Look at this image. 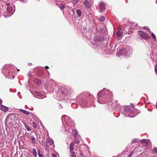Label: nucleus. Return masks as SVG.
I'll list each match as a JSON object with an SVG mask.
<instances>
[{
	"label": "nucleus",
	"instance_id": "nucleus-37",
	"mask_svg": "<svg viewBox=\"0 0 157 157\" xmlns=\"http://www.w3.org/2000/svg\"><path fill=\"white\" fill-rule=\"evenodd\" d=\"M1 101L0 100V104H1Z\"/></svg>",
	"mask_w": 157,
	"mask_h": 157
},
{
	"label": "nucleus",
	"instance_id": "nucleus-15",
	"mask_svg": "<svg viewBox=\"0 0 157 157\" xmlns=\"http://www.w3.org/2000/svg\"><path fill=\"white\" fill-rule=\"evenodd\" d=\"M76 13L79 17H80L81 15V10H80L78 9L77 10Z\"/></svg>",
	"mask_w": 157,
	"mask_h": 157
},
{
	"label": "nucleus",
	"instance_id": "nucleus-14",
	"mask_svg": "<svg viewBox=\"0 0 157 157\" xmlns=\"http://www.w3.org/2000/svg\"><path fill=\"white\" fill-rule=\"evenodd\" d=\"M34 82L37 85H40L41 83L40 81L36 78H35L34 79Z\"/></svg>",
	"mask_w": 157,
	"mask_h": 157
},
{
	"label": "nucleus",
	"instance_id": "nucleus-11",
	"mask_svg": "<svg viewBox=\"0 0 157 157\" xmlns=\"http://www.w3.org/2000/svg\"><path fill=\"white\" fill-rule=\"evenodd\" d=\"M1 109L2 111L5 112L7 111L9 109L8 107L2 105H1Z\"/></svg>",
	"mask_w": 157,
	"mask_h": 157
},
{
	"label": "nucleus",
	"instance_id": "nucleus-29",
	"mask_svg": "<svg viewBox=\"0 0 157 157\" xmlns=\"http://www.w3.org/2000/svg\"><path fill=\"white\" fill-rule=\"evenodd\" d=\"M132 154L133 153H132V152H131L129 154V155L127 156V157H131V156H132Z\"/></svg>",
	"mask_w": 157,
	"mask_h": 157
},
{
	"label": "nucleus",
	"instance_id": "nucleus-21",
	"mask_svg": "<svg viewBox=\"0 0 157 157\" xmlns=\"http://www.w3.org/2000/svg\"><path fill=\"white\" fill-rule=\"evenodd\" d=\"M71 153V156L72 157H76V155L75 154V152L73 151H72V152Z\"/></svg>",
	"mask_w": 157,
	"mask_h": 157
},
{
	"label": "nucleus",
	"instance_id": "nucleus-22",
	"mask_svg": "<svg viewBox=\"0 0 157 157\" xmlns=\"http://www.w3.org/2000/svg\"><path fill=\"white\" fill-rule=\"evenodd\" d=\"M32 126L34 128H36L37 127V125L34 122H33L32 124Z\"/></svg>",
	"mask_w": 157,
	"mask_h": 157
},
{
	"label": "nucleus",
	"instance_id": "nucleus-30",
	"mask_svg": "<svg viewBox=\"0 0 157 157\" xmlns=\"http://www.w3.org/2000/svg\"><path fill=\"white\" fill-rule=\"evenodd\" d=\"M23 123L24 124V126H25V127H26L28 126L27 124L24 122H23Z\"/></svg>",
	"mask_w": 157,
	"mask_h": 157
},
{
	"label": "nucleus",
	"instance_id": "nucleus-27",
	"mask_svg": "<svg viewBox=\"0 0 157 157\" xmlns=\"http://www.w3.org/2000/svg\"><path fill=\"white\" fill-rule=\"evenodd\" d=\"M25 128L27 129V130L28 131H31V129L30 128H29L28 126H27V127H25Z\"/></svg>",
	"mask_w": 157,
	"mask_h": 157
},
{
	"label": "nucleus",
	"instance_id": "nucleus-16",
	"mask_svg": "<svg viewBox=\"0 0 157 157\" xmlns=\"http://www.w3.org/2000/svg\"><path fill=\"white\" fill-rule=\"evenodd\" d=\"M138 141H139V140H138V139H135L133 140H132L131 143L132 144H134L136 143H138Z\"/></svg>",
	"mask_w": 157,
	"mask_h": 157
},
{
	"label": "nucleus",
	"instance_id": "nucleus-10",
	"mask_svg": "<svg viewBox=\"0 0 157 157\" xmlns=\"http://www.w3.org/2000/svg\"><path fill=\"white\" fill-rule=\"evenodd\" d=\"M75 145V143L71 142L70 144V150L71 152H72V151L74 149Z\"/></svg>",
	"mask_w": 157,
	"mask_h": 157
},
{
	"label": "nucleus",
	"instance_id": "nucleus-24",
	"mask_svg": "<svg viewBox=\"0 0 157 157\" xmlns=\"http://www.w3.org/2000/svg\"><path fill=\"white\" fill-rule=\"evenodd\" d=\"M66 124L68 126H70L71 125V123L70 121H69V122H65Z\"/></svg>",
	"mask_w": 157,
	"mask_h": 157
},
{
	"label": "nucleus",
	"instance_id": "nucleus-13",
	"mask_svg": "<svg viewBox=\"0 0 157 157\" xmlns=\"http://www.w3.org/2000/svg\"><path fill=\"white\" fill-rule=\"evenodd\" d=\"M44 74L43 71L42 70H39L37 72V75L40 77H41L43 76Z\"/></svg>",
	"mask_w": 157,
	"mask_h": 157
},
{
	"label": "nucleus",
	"instance_id": "nucleus-9",
	"mask_svg": "<svg viewBox=\"0 0 157 157\" xmlns=\"http://www.w3.org/2000/svg\"><path fill=\"white\" fill-rule=\"evenodd\" d=\"M121 26L120 25L118 28V30L117 32V35L118 37L121 36L122 34L121 32Z\"/></svg>",
	"mask_w": 157,
	"mask_h": 157
},
{
	"label": "nucleus",
	"instance_id": "nucleus-36",
	"mask_svg": "<svg viewBox=\"0 0 157 157\" xmlns=\"http://www.w3.org/2000/svg\"><path fill=\"white\" fill-rule=\"evenodd\" d=\"M68 131L70 133H71V132L70 131H69V129L68 128Z\"/></svg>",
	"mask_w": 157,
	"mask_h": 157
},
{
	"label": "nucleus",
	"instance_id": "nucleus-7",
	"mask_svg": "<svg viewBox=\"0 0 157 157\" xmlns=\"http://www.w3.org/2000/svg\"><path fill=\"white\" fill-rule=\"evenodd\" d=\"M102 39L100 36H97L95 37L94 38V40L95 42H98L101 41Z\"/></svg>",
	"mask_w": 157,
	"mask_h": 157
},
{
	"label": "nucleus",
	"instance_id": "nucleus-23",
	"mask_svg": "<svg viewBox=\"0 0 157 157\" xmlns=\"http://www.w3.org/2000/svg\"><path fill=\"white\" fill-rule=\"evenodd\" d=\"M38 154L39 157H44V155H42L40 153V151H39Z\"/></svg>",
	"mask_w": 157,
	"mask_h": 157
},
{
	"label": "nucleus",
	"instance_id": "nucleus-5",
	"mask_svg": "<svg viewBox=\"0 0 157 157\" xmlns=\"http://www.w3.org/2000/svg\"><path fill=\"white\" fill-rule=\"evenodd\" d=\"M7 10L9 13L12 14L14 12L13 7L11 6H9L7 8Z\"/></svg>",
	"mask_w": 157,
	"mask_h": 157
},
{
	"label": "nucleus",
	"instance_id": "nucleus-31",
	"mask_svg": "<svg viewBox=\"0 0 157 157\" xmlns=\"http://www.w3.org/2000/svg\"><path fill=\"white\" fill-rule=\"evenodd\" d=\"M80 155L82 156V157H83L84 156V154L82 153H81L80 154Z\"/></svg>",
	"mask_w": 157,
	"mask_h": 157
},
{
	"label": "nucleus",
	"instance_id": "nucleus-25",
	"mask_svg": "<svg viewBox=\"0 0 157 157\" xmlns=\"http://www.w3.org/2000/svg\"><path fill=\"white\" fill-rule=\"evenodd\" d=\"M155 73L157 75V64H156L155 67Z\"/></svg>",
	"mask_w": 157,
	"mask_h": 157
},
{
	"label": "nucleus",
	"instance_id": "nucleus-8",
	"mask_svg": "<svg viewBox=\"0 0 157 157\" xmlns=\"http://www.w3.org/2000/svg\"><path fill=\"white\" fill-rule=\"evenodd\" d=\"M84 4L87 8H89L90 7V5L89 4V1L88 0H85L84 2Z\"/></svg>",
	"mask_w": 157,
	"mask_h": 157
},
{
	"label": "nucleus",
	"instance_id": "nucleus-28",
	"mask_svg": "<svg viewBox=\"0 0 157 157\" xmlns=\"http://www.w3.org/2000/svg\"><path fill=\"white\" fill-rule=\"evenodd\" d=\"M33 153L34 154L37 153L36 150L35 148H33Z\"/></svg>",
	"mask_w": 157,
	"mask_h": 157
},
{
	"label": "nucleus",
	"instance_id": "nucleus-26",
	"mask_svg": "<svg viewBox=\"0 0 157 157\" xmlns=\"http://www.w3.org/2000/svg\"><path fill=\"white\" fill-rule=\"evenodd\" d=\"M151 36L153 39H155V35L153 33H152Z\"/></svg>",
	"mask_w": 157,
	"mask_h": 157
},
{
	"label": "nucleus",
	"instance_id": "nucleus-20",
	"mask_svg": "<svg viewBox=\"0 0 157 157\" xmlns=\"http://www.w3.org/2000/svg\"><path fill=\"white\" fill-rule=\"evenodd\" d=\"M105 17L104 16H101L100 18V20L101 21L103 22V21H105Z\"/></svg>",
	"mask_w": 157,
	"mask_h": 157
},
{
	"label": "nucleus",
	"instance_id": "nucleus-32",
	"mask_svg": "<svg viewBox=\"0 0 157 157\" xmlns=\"http://www.w3.org/2000/svg\"><path fill=\"white\" fill-rule=\"evenodd\" d=\"M52 157H57V155H56L53 154Z\"/></svg>",
	"mask_w": 157,
	"mask_h": 157
},
{
	"label": "nucleus",
	"instance_id": "nucleus-34",
	"mask_svg": "<svg viewBox=\"0 0 157 157\" xmlns=\"http://www.w3.org/2000/svg\"><path fill=\"white\" fill-rule=\"evenodd\" d=\"M34 154V155L35 156V157H37V153Z\"/></svg>",
	"mask_w": 157,
	"mask_h": 157
},
{
	"label": "nucleus",
	"instance_id": "nucleus-3",
	"mask_svg": "<svg viewBox=\"0 0 157 157\" xmlns=\"http://www.w3.org/2000/svg\"><path fill=\"white\" fill-rule=\"evenodd\" d=\"M98 6L101 10L100 12H103L105 9V6L103 2H100L98 4Z\"/></svg>",
	"mask_w": 157,
	"mask_h": 157
},
{
	"label": "nucleus",
	"instance_id": "nucleus-19",
	"mask_svg": "<svg viewBox=\"0 0 157 157\" xmlns=\"http://www.w3.org/2000/svg\"><path fill=\"white\" fill-rule=\"evenodd\" d=\"M59 7L61 9H64L65 8V6L63 4H61L60 5Z\"/></svg>",
	"mask_w": 157,
	"mask_h": 157
},
{
	"label": "nucleus",
	"instance_id": "nucleus-6",
	"mask_svg": "<svg viewBox=\"0 0 157 157\" xmlns=\"http://www.w3.org/2000/svg\"><path fill=\"white\" fill-rule=\"evenodd\" d=\"M141 143L143 144L144 146L149 145V142L146 140H143L141 141Z\"/></svg>",
	"mask_w": 157,
	"mask_h": 157
},
{
	"label": "nucleus",
	"instance_id": "nucleus-33",
	"mask_svg": "<svg viewBox=\"0 0 157 157\" xmlns=\"http://www.w3.org/2000/svg\"><path fill=\"white\" fill-rule=\"evenodd\" d=\"M36 94L38 95H39L40 94V92H36Z\"/></svg>",
	"mask_w": 157,
	"mask_h": 157
},
{
	"label": "nucleus",
	"instance_id": "nucleus-17",
	"mask_svg": "<svg viewBox=\"0 0 157 157\" xmlns=\"http://www.w3.org/2000/svg\"><path fill=\"white\" fill-rule=\"evenodd\" d=\"M153 154L157 153V147H154L152 150Z\"/></svg>",
	"mask_w": 157,
	"mask_h": 157
},
{
	"label": "nucleus",
	"instance_id": "nucleus-4",
	"mask_svg": "<svg viewBox=\"0 0 157 157\" xmlns=\"http://www.w3.org/2000/svg\"><path fill=\"white\" fill-rule=\"evenodd\" d=\"M78 137H79V136H78V133H75V142H74L76 144H78L80 142V140H79V138Z\"/></svg>",
	"mask_w": 157,
	"mask_h": 157
},
{
	"label": "nucleus",
	"instance_id": "nucleus-12",
	"mask_svg": "<svg viewBox=\"0 0 157 157\" xmlns=\"http://www.w3.org/2000/svg\"><path fill=\"white\" fill-rule=\"evenodd\" d=\"M19 110L26 115H29L30 114L29 112L26 110H23L22 109H19Z\"/></svg>",
	"mask_w": 157,
	"mask_h": 157
},
{
	"label": "nucleus",
	"instance_id": "nucleus-2",
	"mask_svg": "<svg viewBox=\"0 0 157 157\" xmlns=\"http://www.w3.org/2000/svg\"><path fill=\"white\" fill-rule=\"evenodd\" d=\"M53 144L54 141L53 140L48 138L47 139L45 146L47 147H49L52 146Z\"/></svg>",
	"mask_w": 157,
	"mask_h": 157
},
{
	"label": "nucleus",
	"instance_id": "nucleus-18",
	"mask_svg": "<svg viewBox=\"0 0 157 157\" xmlns=\"http://www.w3.org/2000/svg\"><path fill=\"white\" fill-rule=\"evenodd\" d=\"M31 141L32 143L35 144L36 142V140L34 137H32L31 139Z\"/></svg>",
	"mask_w": 157,
	"mask_h": 157
},
{
	"label": "nucleus",
	"instance_id": "nucleus-35",
	"mask_svg": "<svg viewBox=\"0 0 157 157\" xmlns=\"http://www.w3.org/2000/svg\"><path fill=\"white\" fill-rule=\"evenodd\" d=\"M45 68H47V69H48V68H49V67H48V66H45Z\"/></svg>",
	"mask_w": 157,
	"mask_h": 157
},
{
	"label": "nucleus",
	"instance_id": "nucleus-1",
	"mask_svg": "<svg viewBox=\"0 0 157 157\" xmlns=\"http://www.w3.org/2000/svg\"><path fill=\"white\" fill-rule=\"evenodd\" d=\"M138 34L140 36V38L141 39L147 40L149 39L148 35L144 31H139Z\"/></svg>",
	"mask_w": 157,
	"mask_h": 157
}]
</instances>
